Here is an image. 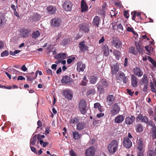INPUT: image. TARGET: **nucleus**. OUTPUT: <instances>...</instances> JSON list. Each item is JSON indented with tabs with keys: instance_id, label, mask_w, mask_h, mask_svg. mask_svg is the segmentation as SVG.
Returning a JSON list of instances; mask_svg holds the SVG:
<instances>
[{
	"instance_id": "nucleus-1",
	"label": "nucleus",
	"mask_w": 156,
	"mask_h": 156,
	"mask_svg": "<svg viewBox=\"0 0 156 156\" xmlns=\"http://www.w3.org/2000/svg\"><path fill=\"white\" fill-rule=\"evenodd\" d=\"M118 143L115 140L112 141L108 145V149L109 152L111 154L115 153L118 149Z\"/></svg>"
},
{
	"instance_id": "nucleus-2",
	"label": "nucleus",
	"mask_w": 156,
	"mask_h": 156,
	"mask_svg": "<svg viewBox=\"0 0 156 156\" xmlns=\"http://www.w3.org/2000/svg\"><path fill=\"white\" fill-rule=\"evenodd\" d=\"M79 108L81 113L83 114L86 113L87 110V104L86 101L81 100L79 104Z\"/></svg>"
},
{
	"instance_id": "nucleus-3",
	"label": "nucleus",
	"mask_w": 156,
	"mask_h": 156,
	"mask_svg": "<svg viewBox=\"0 0 156 156\" xmlns=\"http://www.w3.org/2000/svg\"><path fill=\"white\" fill-rule=\"evenodd\" d=\"M112 108L111 111V114L113 116L118 114L119 113L120 109V107L116 103L114 104L112 107Z\"/></svg>"
},
{
	"instance_id": "nucleus-4",
	"label": "nucleus",
	"mask_w": 156,
	"mask_h": 156,
	"mask_svg": "<svg viewBox=\"0 0 156 156\" xmlns=\"http://www.w3.org/2000/svg\"><path fill=\"white\" fill-rule=\"evenodd\" d=\"M30 30L27 29L22 28L20 31V34L21 37L26 38L30 35Z\"/></svg>"
},
{
	"instance_id": "nucleus-5",
	"label": "nucleus",
	"mask_w": 156,
	"mask_h": 156,
	"mask_svg": "<svg viewBox=\"0 0 156 156\" xmlns=\"http://www.w3.org/2000/svg\"><path fill=\"white\" fill-rule=\"evenodd\" d=\"M73 4L69 1H67L64 2L63 7L64 9L66 11H70L72 9Z\"/></svg>"
},
{
	"instance_id": "nucleus-6",
	"label": "nucleus",
	"mask_w": 156,
	"mask_h": 156,
	"mask_svg": "<svg viewBox=\"0 0 156 156\" xmlns=\"http://www.w3.org/2000/svg\"><path fill=\"white\" fill-rule=\"evenodd\" d=\"M117 80L120 81H123L125 83H126L128 80L126 76L124 73L121 72H119L117 75Z\"/></svg>"
},
{
	"instance_id": "nucleus-7",
	"label": "nucleus",
	"mask_w": 156,
	"mask_h": 156,
	"mask_svg": "<svg viewBox=\"0 0 156 156\" xmlns=\"http://www.w3.org/2000/svg\"><path fill=\"white\" fill-rule=\"evenodd\" d=\"M111 44L112 46L115 47L116 48H119L122 46V43L118 38L113 39L111 41Z\"/></svg>"
},
{
	"instance_id": "nucleus-8",
	"label": "nucleus",
	"mask_w": 156,
	"mask_h": 156,
	"mask_svg": "<svg viewBox=\"0 0 156 156\" xmlns=\"http://www.w3.org/2000/svg\"><path fill=\"white\" fill-rule=\"evenodd\" d=\"M119 64L116 62L112 64L111 67V72L114 75L119 70Z\"/></svg>"
},
{
	"instance_id": "nucleus-9",
	"label": "nucleus",
	"mask_w": 156,
	"mask_h": 156,
	"mask_svg": "<svg viewBox=\"0 0 156 156\" xmlns=\"http://www.w3.org/2000/svg\"><path fill=\"white\" fill-rule=\"evenodd\" d=\"M123 144L124 146L127 148H130L132 145V143L128 137H125L123 140Z\"/></svg>"
},
{
	"instance_id": "nucleus-10",
	"label": "nucleus",
	"mask_w": 156,
	"mask_h": 156,
	"mask_svg": "<svg viewBox=\"0 0 156 156\" xmlns=\"http://www.w3.org/2000/svg\"><path fill=\"white\" fill-rule=\"evenodd\" d=\"M63 94L65 97L68 100H71L72 98V93L69 90H64Z\"/></svg>"
},
{
	"instance_id": "nucleus-11",
	"label": "nucleus",
	"mask_w": 156,
	"mask_h": 156,
	"mask_svg": "<svg viewBox=\"0 0 156 156\" xmlns=\"http://www.w3.org/2000/svg\"><path fill=\"white\" fill-rule=\"evenodd\" d=\"M61 21L60 20L57 18H55L51 20V25L53 27H56L60 25Z\"/></svg>"
},
{
	"instance_id": "nucleus-12",
	"label": "nucleus",
	"mask_w": 156,
	"mask_h": 156,
	"mask_svg": "<svg viewBox=\"0 0 156 156\" xmlns=\"http://www.w3.org/2000/svg\"><path fill=\"white\" fill-rule=\"evenodd\" d=\"M94 149L93 147H90L86 150V156H94Z\"/></svg>"
},
{
	"instance_id": "nucleus-13",
	"label": "nucleus",
	"mask_w": 156,
	"mask_h": 156,
	"mask_svg": "<svg viewBox=\"0 0 156 156\" xmlns=\"http://www.w3.org/2000/svg\"><path fill=\"white\" fill-rule=\"evenodd\" d=\"M131 85L134 87L137 86V78L134 75H132L131 76Z\"/></svg>"
},
{
	"instance_id": "nucleus-14",
	"label": "nucleus",
	"mask_w": 156,
	"mask_h": 156,
	"mask_svg": "<svg viewBox=\"0 0 156 156\" xmlns=\"http://www.w3.org/2000/svg\"><path fill=\"white\" fill-rule=\"evenodd\" d=\"M115 98L112 95H109L107 96L106 103L109 106L111 105L113 102Z\"/></svg>"
},
{
	"instance_id": "nucleus-15",
	"label": "nucleus",
	"mask_w": 156,
	"mask_h": 156,
	"mask_svg": "<svg viewBox=\"0 0 156 156\" xmlns=\"http://www.w3.org/2000/svg\"><path fill=\"white\" fill-rule=\"evenodd\" d=\"M135 74L138 77L141 76L143 74V72L139 67H136L133 69Z\"/></svg>"
},
{
	"instance_id": "nucleus-16",
	"label": "nucleus",
	"mask_w": 156,
	"mask_h": 156,
	"mask_svg": "<svg viewBox=\"0 0 156 156\" xmlns=\"http://www.w3.org/2000/svg\"><path fill=\"white\" fill-rule=\"evenodd\" d=\"M124 119V117L122 115H118L115 118L114 122L115 123H120L123 121Z\"/></svg>"
},
{
	"instance_id": "nucleus-17",
	"label": "nucleus",
	"mask_w": 156,
	"mask_h": 156,
	"mask_svg": "<svg viewBox=\"0 0 156 156\" xmlns=\"http://www.w3.org/2000/svg\"><path fill=\"white\" fill-rule=\"evenodd\" d=\"M81 6V11L82 12H84L88 10V6L84 0H82V1Z\"/></svg>"
},
{
	"instance_id": "nucleus-18",
	"label": "nucleus",
	"mask_w": 156,
	"mask_h": 156,
	"mask_svg": "<svg viewBox=\"0 0 156 156\" xmlns=\"http://www.w3.org/2000/svg\"><path fill=\"white\" fill-rule=\"evenodd\" d=\"M85 68V65L80 62H79L77 64V70L78 71H83Z\"/></svg>"
},
{
	"instance_id": "nucleus-19",
	"label": "nucleus",
	"mask_w": 156,
	"mask_h": 156,
	"mask_svg": "<svg viewBox=\"0 0 156 156\" xmlns=\"http://www.w3.org/2000/svg\"><path fill=\"white\" fill-rule=\"evenodd\" d=\"M135 118L133 116H131L130 117H128L125 119V122L128 125L132 124L134 121Z\"/></svg>"
},
{
	"instance_id": "nucleus-20",
	"label": "nucleus",
	"mask_w": 156,
	"mask_h": 156,
	"mask_svg": "<svg viewBox=\"0 0 156 156\" xmlns=\"http://www.w3.org/2000/svg\"><path fill=\"white\" fill-rule=\"evenodd\" d=\"M47 9L49 13L51 14L55 13L57 10L56 7L52 5L48 6Z\"/></svg>"
},
{
	"instance_id": "nucleus-21",
	"label": "nucleus",
	"mask_w": 156,
	"mask_h": 156,
	"mask_svg": "<svg viewBox=\"0 0 156 156\" xmlns=\"http://www.w3.org/2000/svg\"><path fill=\"white\" fill-rule=\"evenodd\" d=\"M79 46L80 50L82 51H84L88 50V47L85 45V43L84 41L80 42L79 44Z\"/></svg>"
},
{
	"instance_id": "nucleus-22",
	"label": "nucleus",
	"mask_w": 156,
	"mask_h": 156,
	"mask_svg": "<svg viewBox=\"0 0 156 156\" xmlns=\"http://www.w3.org/2000/svg\"><path fill=\"white\" fill-rule=\"evenodd\" d=\"M67 56L65 53H61L56 55L55 58L58 59H64L66 58Z\"/></svg>"
},
{
	"instance_id": "nucleus-23",
	"label": "nucleus",
	"mask_w": 156,
	"mask_h": 156,
	"mask_svg": "<svg viewBox=\"0 0 156 156\" xmlns=\"http://www.w3.org/2000/svg\"><path fill=\"white\" fill-rule=\"evenodd\" d=\"M71 81V79L68 76H65L63 77L61 80L62 83H68Z\"/></svg>"
},
{
	"instance_id": "nucleus-24",
	"label": "nucleus",
	"mask_w": 156,
	"mask_h": 156,
	"mask_svg": "<svg viewBox=\"0 0 156 156\" xmlns=\"http://www.w3.org/2000/svg\"><path fill=\"white\" fill-rule=\"evenodd\" d=\"M37 72L35 73L34 74V73H31V76H26L27 78V81H32L34 79H35L37 76Z\"/></svg>"
},
{
	"instance_id": "nucleus-25",
	"label": "nucleus",
	"mask_w": 156,
	"mask_h": 156,
	"mask_svg": "<svg viewBox=\"0 0 156 156\" xmlns=\"http://www.w3.org/2000/svg\"><path fill=\"white\" fill-rule=\"evenodd\" d=\"M10 71H9V72L12 75L13 79H16V74L18 72V71L13 69H10Z\"/></svg>"
},
{
	"instance_id": "nucleus-26",
	"label": "nucleus",
	"mask_w": 156,
	"mask_h": 156,
	"mask_svg": "<svg viewBox=\"0 0 156 156\" xmlns=\"http://www.w3.org/2000/svg\"><path fill=\"white\" fill-rule=\"evenodd\" d=\"M40 32L39 30L35 31L32 34V37L34 39H36L40 36Z\"/></svg>"
},
{
	"instance_id": "nucleus-27",
	"label": "nucleus",
	"mask_w": 156,
	"mask_h": 156,
	"mask_svg": "<svg viewBox=\"0 0 156 156\" xmlns=\"http://www.w3.org/2000/svg\"><path fill=\"white\" fill-rule=\"evenodd\" d=\"M99 17L98 16H96L93 19V24L97 27L98 26L99 24Z\"/></svg>"
},
{
	"instance_id": "nucleus-28",
	"label": "nucleus",
	"mask_w": 156,
	"mask_h": 156,
	"mask_svg": "<svg viewBox=\"0 0 156 156\" xmlns=\"http://www.w3.org/2000/svg\"><path fill=\"white\" fill-rule=\"evenodd\" d=\"M84 123L82 122H79L76 125V129L78 130H81L83 129L85 127Z\"/></svg>"
},
{
	"instance_id": "nucleus-29",
	"label": "nucleus",
	"mask_w": 156,
	"mask_h": 156,
	"mask_svg": "<svg viewBox=\"0 0 156 156\" xmlns=\"http://www.w3.org/2000/svg\"><path fill=\"white\" fill-rule=\"evenodd\" d=\"M80 30L84 31L85 32H87L89 31V26L88 25H80Z\"/></svg>"
},
{
	"instance_id": "nucleus-30",
	"label": "nucleus",
	"mask_w": 156,
	"mask_h": 156,
	"mask_svg": "<svg viewBox=\"0 0 156 156\" xmlns=\"http://www.w3.org/2000/svg\"><path fill=\"white\" fill-rule=\"evenodd\" d=\"M73 138L75 140H78L80 138L81 136V135L80 134L79 132L76 131L73 132Z\"/></svg>"
},
{
	"instance_id": "nucleus-31",
	"label": "nucleus",
	"mask_w": 156,
	"mask_h": 156,
	"mask_svg": "<svg viewBox=\"0 0 156 156\" xmlns=\"http://www.w3.org/2000/svg\"><path fill=\"white\" fill-rule=\"evenodd\" d=\"M103 50L105 56H107L108 55H109V48L108 46H104Z\"/></svg>"
},
{
	"instance_id": "nucleus-32",
	"label": "nucleus",
	"mask_w": 156,
	"mask_h": 156,
	"mask_svg": "<svg viewBox=\"0 0 156 156\" xmlns=\"http://www.w3.org/2000/svg\"><path fill=\"white\" fill-rule=\"evenodd\" d=\"M103 86L101 83L100 82L97 84V87L98 90L101 93H102L104 91Z\"/></svg>"
},
{
	"instance_id": "nucleus-33",
	"label": "nucleus",
	"mask_w": 156,
	"mask_h": 156,
	"mask_svg": "<svg viewBox=\"0 0 156 156\" xmlns=\"http://www.w3.org/2000/svg\"><path fill=\"white\" fill-rule=\"evenodd\" d=\"M113 53L115 56L116 59L119 60L120 57V53L119 51L117 50L114 49L113 51Z\"/></svg>"
},
{
	"instance_id": "nucleus-34",
	"label": "nucleus",
	"mask_w": 156,
	"mask_h": 156,
	"mask_svg": "<svg viewBox=\"0 0 156 156\" xmlns=\"http://www.w3.org/2000/svg\"><path fill=\"white\" fill-rule=\"evenodd\" d=\"M94 107L95 108H98L100 112H102L103 111V108L99 103H95L94 105Z\"/></svg>"
},
{
	"instance_id": "nucleus-35",
	"label": "nucleus",
	"mask_w": 156,
	"mask_h": 156,
	"mask_svg": "<svg viewBox=\"0 0 156 156\" xmlns=\"http://www.w3.org/2000/svg\"><path fill=\"white\" fill-rule=\"evenodd\" d=\"M143 147V144L141 140H139L138 142L137 148L138 150L141 151Z\"/></svg>"
},
{
	"instance_id": "nucleus-36",
	"label": "nucleus",
	"mask_w": 156,
	"mask_h": 156,
	"mask_svg": "<svg viewBox=\"0 0 156 156\" xmlns=\"http://www.w3.org/2000/svg\"><path fill=\"white\" fill-rule=\"evenodd\" d=\"M97 80V78L95 76H91L89 79V81L91 84L95 83Z\"/></svg>"
},
{
	"instance_id": "nucleus-37",
	"label": "nucleus",
	"mask_w": 156,
	"mask_h": 156,
	"mask_svg": "<svg viewBox=\"0 0 156 156\" xmlns=\"http://www.w3.org/2000/svg\"><path fill=\"white\" fill-rule=\"evenodd\" d=\"M36 137H37V135L35 134L34 135L32 136V138H31L30 140V146L31 145H34L35 144L36 141Z\"/></svg>"
},
{
	"instance_id": "nucleus-38",
	"label": "nucleus",
	"mask_w": 156,
	"mask_h": 156,
	"mask_svg": "<svg viewBox=\"0 0 156 156\" xmlns=\"http://www.w3.org/2000/svg\"><path fill=\"white\" fill-rule=\"evenodd\" d=\"M147 59L148 60L150 61L153 65V66L155 67L156 66V62L153 59L151 58V57L147 56Z\"/></svg>"
},
{
	"instance_id": "nucleus-39",
	"label": "nucleus",
	"mask_w": 156,
	"mask_h": 156,
	"mask_svg": "<svg viewBox=\"0 0 156 156\" xmlns=\"http://www.w3.org/2000/svg\"><path fill=\"white\" fill-rule=\"evenodd\" d=\"M136 130L137 132H142L143 131L142 126L140 124L136 126Z\"/></svg>"
},
{
	"instance_id": "nucleus-40",
	"label": "nucleus",
	"mask_w": 156,
	"mask_h": 156,
	"mask_svg": "<svg viewBox=\"0 0 156 156\" xmlns=\"http://www.w3.org/2000/svg\"><path fill=\"white\" fill-rule=\"evenodd\" d=\"M143 83L144 84H148V81L147 77L145 74H144L143 76V78L142 79Z\"/></svg>"
},
{
	"instance_id": "nucleus-41",
	"label": "nucleus",
	"mask_w": 156,
	"mask_h": 156,
	"mask_svg": "<svg viewBox=\"0 0 156 156\" xmlns=\"http://www.w3.org/2000/svg\"><path fill=\"white\" fill-rule=\"evenodd\" d=\"M5 23L4 18L2 14H0V26L3 25Z\"/></svg>"
},
{
	"instance_id": "nucleus-42",
	"label": "nucleus",
	"mask_w": 156,
	"mask_h": 156,
	"mask_svg": "<svg viewBox=\"0 0 156 156\" xmlns=\"http://www.w3.org/2000/svg\"><path fill=\"white\" fill-rule=\"evenodd\" d=\"M95 93V90L94 89H90L88 90L87 93V94L88 95H94Z\"/></svg>"
},
{
	"instance_id": "nucleus-43",
	"label": "nucleus",
	"mask_w": 156,
	"mask_h": 156,
	"mask_svg": "<svg viewBox=\"0 0 156 156\" xmlns=\"http://www.w3.org/2000/svg\"><path fill=\"white\" fill-rule=\"evenodd\" d=\"M20 52V51L19 50H15L14 51H10V54L12 56H15L16 54Z\"/></svg>"
},
{
	"instance_id": "nucleus-44",
	"label": "nucleus",
	"mask_w": 156,
	"mask_h": 156,
	"mask_svg": "<svg viewBox=\"0 0 156 156\" xmlns=\"http://www.w3.org/2000/svg\"><path fill=\"white\" fill-rule=\"evenodd\" d=\"M104 87H107L108 86V83L105 80H102L100 82Z\"/></svg>"
},
{
	"instance_id": "nucleus-45",
	"label": "nucleus",
	"mask_w": 156,
	"mask_h": 156,
	"mask_svg": "<svg viewBox=\"0 0 156 156\" xmlns=\"http://www.w3.org/2000/svg\"><path fill=\"white\" fill-rule=\"evenodd\" d=\"M129 52L132 54L135 55L136 54V52L135 51V48L133 47H131L129 49Z\"/></svg>"
},
{
	"instance_id": "nucleus-46",
	"label": "nucleus",
	"mask_w": 156,
	"mask_h": 156,
	"mask_svg": "<svg viewBox=\"0 0 156 156\" xmlns=\"http://www.w3.org/2000/svg\"><path fill=\"white\" fill-rule=\"evenodd\" d=\"M87 78L85 76L83 78V80L81 82V84L83 86H85L86 85L87 83Z\"/></svg>"
},
{
	"instance_id": "nucleus-47",
	"label": "nucleus",
	"mask_w": 156,
	"mask_h": 156,
	"mask_svg": "<svg viewBox=\"0 0 156 156\" xmlns=\"http://www.w3.org/2000/svg\"><path fill=\"white\" fill-rule=\"evenodd\" d=\"M9 55V52L5 50L3 51L1 54V56L2 57H4L5 56H7Z\"/></svg>"
},
{
	"instance_id": "nucleus-48",
	"label": "nucleus",
	"mask_w": 156,
	"mask_h": 156,
	"mask_svg": "<svg viewBox=\"0 0 156 156\" xmlns=\"http://www.w3.org/2000/svg\"><path fill=\"white\" fill-rule=\"evenodd\" d=\"M147 156H154V154L153 151H148L147 152Z\"/></svg>"
},
{
	"instance_id": "nucleus-49",
	"label": "nucleus",
	"mask_w": 156,
	"mask_h": 156,
	"mask_svg": "<svg viewBox=\"0 0 156 156\" xmlns=\"http://www.w3.org/2000/svg\"><path fill=\"white\" fill-rule=\"evenodd\" d=\"M150 86L151 87V91L152 92H153L155 93L156 90H155V89L154 87V83L152 82H151L150 83Z\"/></svg>"
},
{
	"instance_id": "nucleus-50",
	"label": "nucleus",
	"mask_w": 156,
	"mask_h": 156,
	"mask_svg": "<svg viewBox=\"0 0 156 156\" xmlns=\"http://www.w3.org/2000/svg\"><path fill=\"white\" fill-rule=\"evenodd\" d=\"M143 118V115H142L140 114H139L137 117L136 119V122H138L142 120V119Z\"/></svg>"
},
{
	"instance_id": "nucleus-51",
	"label": "nucleus",
	"mask_w": 156,
	"mask_h": 156,
	"mask_svg": "<svg viewBox=\"0 0 156 156\" xmlns=\"http://www.w3.org/2000/svg\"><path fill=\"white\" fill-rule=\"evenodd\" d=\"M141 122H144L146 123H147L148 122V119L146 116H144L143 117Z\"/></svg>"
},
{
	"instance_id": "nucleus-52",
	"label": "nucleus",
	"mask_w": 156,
	"mask_h": 156,
	"mask_svg": "<svg viewBox=\"0 0 156 156\" xmlns=\"http://www.w3.org/2000/svg\"><path fill=\"white\" fill-rule=\"evenodd\" d=\"M70 122L71 123L74 124L77 122V119L76 118H72L70 120Z\"/></svg>"
},
{
	"instance_id": "nucleus-53",
	"label": "nucleus",
	"mask_w": 156,
	"mask_h": 156,
	"mask_svg": "<svg viewBox=\"0 0 156 156\" xmlns=\"http://www.w3.org/2000/svg\"><path fill=\"white\" fill-rule=\"evenodd\" d=\"M75 58L74 57L68 58L67 60V62L68 64H70L73 62L75 59Z\"/></svg>"
},
{
	"instance_id": "nucleus-54",
	"label": "nucleus",
	"mask_w": 156,
	"mask_h": 156,
	"mask_svg": "<svg viewBox=\"0 0 156 156\" xmlns=\"http://www.w3.org/2000/svg\"><path fill=\"white\" fill-rule=\"evenodd\" d=\"M117 29L119 30V31H122L123 30V27L122 25L120 24H119L117 26Z\"/></svg>"
},
{
	"instance_id": "nucleus-55",
	"label": "nucleus",
	"mask_w": 156,
	"mask_h": 156,
	"mask_svg": "<svg viewBox=\"0 0 156 156\" xmlns=\"http://www.w3.org/2000/svg\"><path fill=\"white\" fill-rule=\"evenodd\" d=\"M123 14L124 16L126 18H128L129 17V15L127 11H125L124 12Z\"/></svg>"
},
{
	"instance_id": "nucleus-56",
	"label": "nucleus",
	"mask_w": 156,
	"mask_h": 156,
	"mask_svg": "<svg viewBox=\"0 0 156 156\" xmlns=\"http://www.w3.org/2000/svg\"><path fill=\"white\" fill-rule=\"evenodd\" d=\"M21 69L23 71L25 72L27 70V68L26 67L25 65H23L22 66Z\"/></svg>"
},
{
	"instance_id": "nucleus-57",
	"label": "nucleus",
	"mask_w": 156,
	"mask_h": 156,
	"mask_svg": "<svg viewBox=\"0 0 156 156\" xmlns=\"http://www.w3.org/2000/svg\"><path fill=\"white\" fill-rule=\"evenodd\" d=\"M50 127H47L45 128V134L47 135L49 133Z\"/></svg>"
},
{
	"instance_id": "nucleus-58",
	"label": "nucleus",
	"mask_w": 156,
	"mask_h": 156,
	"mask_svg": "<svg viewBox=\"0 0 156 156\" xmlns=\"http://www.w3.org/2000/svg\"><path fill=\"white\" fill-rule=\"evenodd\" d=\"M101 112V113L98 114L97 115V116L98 118H100L101 117H102L104 115V113H102Z\"/></svg>"
},
{
	"instance_id": "nucleus-59",
	"label": "nucleus",
	"mask_w": 156,
	"mask_h": 156,
	"mask_svg": "<svg viewBox=\"0 0 156 156\" xmlns=\"http://www.w3.org/2000/svg\"><path fill=\"white\" fill-rule=\"evenodd\" d=\"M131 14L132 15H133V16L132 18V19L134 20H135V17L136 16V11H134L133 12H132L131 13Z\"/></svg>"
},
{
	"instance_id": "nucleus-60",
	"label": "nucleus",
	"mask_w": 156,
	"mask_h": 156,
	"mask_svg": "<svg viewBox=\"0 0 156 156\" xmlns=\"http://www.w3.org/2000/svg\"><path fill=\"white\" fill-rule=\"evenodd\" d=\"M126 91H127V93H128L130 95H131V96L134 93V91L132 92L131 90H130L129 89H126Z\"/></svg>"
},
{
	"instance_id": "nucleus-61",
	"label": "nucleus",
	"mask_w": 156,
	"mask_h": 156,
	"mask_svg": "<svg viewBox=\"0 0 156 156\" xmlns=\"http://www.w3.org/2000/svg\"><path fill=\"white\" fill-rule=\"evenodd\" d=\"M4 45V44L3 41H0V49L3 48Z\"/></svg>"
},
{
	"instance_id": "nucleus-62",
	"label": "nucleus",
	"mask_w": 156,
	"mask_h": 156,
	"mask_svg": "<svg viewBox=\"0 0 156 156\" xmlns=\"http://www.w3.org/2000/svg\"><path fill=\"white\" fill-rule=\"evenodd\" d=\"M69 154L71 156H76L75 153L73 150L70 151Z\"/></svg>"
},
{
	"instance_id": "nucleus-63",
	"label": "nucleus",
	"mask_w": 156,
	"mask_h": 156,
	"mask_svg": "<svg viewBox=\"0 0 156 156\" xmlns=\"http://www.w3.org/2000/svg\"><path fill=\"white\" fill-rule=\"evenodd\" d=\"M105 40L104 37H102L99 40V44H101Z\"/></svg>"
},
{
	"instance_id": "nucleus-64",
	"label": "nucleus",
	"mask_w": 156,
	"mask_h": 156,
	"mask_svg": "<svg viewBox=\"0 0 156 156\" xmlns=\"http://www.w3.org/2000/svg\"><path fill=\"white\" fill-rule=\"evenodd\" d=\"M127 31L129 32H132L133 30V29L130 27H127Z\"/></svg>"
}]
</instances>
